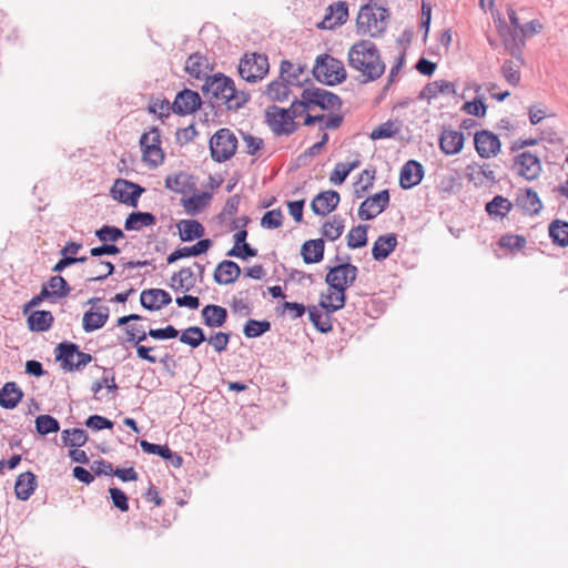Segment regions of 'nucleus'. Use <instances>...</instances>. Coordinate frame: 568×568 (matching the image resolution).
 <instances>
[{"instance_id":"obj_1","label":"nucleus","mask_w":568,"mask_h":568,"mask_svg":"<svg viewBox=\"0 0 568 568\" xmlns=\"http://www.w3.org/2000/svg\"><path fill=\"white\" fill-rule=\"evenodd\" d=\"M347 61L349 68L359 73L362 83L379 79L386 69L377 47L369 40L354 43L348 50Z\"/></svg>"},{"instance_id":"obj_2","label":"nucleus","mask_w":568,"mask_h":568,"mask_svg":"<svg viewBox=\"0 0 568 568\" xmlns=\"http://www.w3.org/2000/svg\"><path fill=\"white\" fill-rule=\"evenodd\" d=\"M201 90L212 106L225 105L229 110H237L248 100V95L236 90L234 81L223 73L207 77Z\"/></svg>"},{"instance_id":"obj_3","label":"nucleus","mask_w":568,"mask_h":568,"mask_svg":"<svg viewBox=\"0 0 568 568\" xmlns=\"http://www.w3.org/2000/svg\"><path fill=\"white\" fill-rule=\"evenodd\" d=\"M388 17L387 9L376 4H364L356 19L357 32L369 37L382 36L386 30Z\"/></svg>"},{"instance_id":"obj_4","label":"nucleus","mask_w":568,"mask_h":568,"mask_svg":"<svg viewBox=\"0 0 568 568\" xmlns=\"http://www.w3.org/2000/svg\"><path fill=\"white\" fill-rule=\"evenodd\" d=\"M312 72L317 81L331 87L342 83L347 77L344 63L329 54L318 55Z\"/></svg>"},{"instance_id":"obj_5","label":"nucleus","mask_w":568,"mask_h":568,"mask_svg":"<svg viewBox=\"0 0 568 568\" xmlns=\"http://www.w3.org/2000/svg\"><path fill=\"white\" fill-rule=\"evenodd\" d=\"M55 361L61 363L65 372L82 371L93 361L89 353L81 352L79 346L72 342H62L54 349Z\"/></svg>"},{"instance_id":"obj_6","label":"nucleus","mask_w":568,"mask_h":568,"mask_svg":"<svg viewBox=\"0 0 568 568\" xmlns=\"http://www.w3.org/2000/svg\"><path fill=\"white\" fill-rule=\"evenodd\" d=\"M237 149V139L229 129H220L210 140L211 156L216 162L231 159Z\"/></svg>"},{"instance_id":"obj_7","label":"nucleus","mask_w":568,"mask_h":568,"mask_svg":"<svg viewBox=\"0 0 568 568\" xmlns=\"http://www.w3.org/2000/svg\"><path fill=\"white\" fill-rule=\"evenodd\" d=\"M270 64L265 54H245L239 64V73L247 82L255 83L262 80L268 72Z\"/></svg>"},{"instance_id":"obj_8","label":"nucleus","mask_w":568,"mask_h":568,"mask_svg":"<svg viewBox=\"0 0 568 568\" xmlns=\"http://www.w3.org/2000/svg\"><path fill=\"white\" fill-rule=\"evenodd\" d=\"M346 260H349V256H347ZM357 274L358 268L346 261L329 267L325 282L331 288H341L346 291L347 286L352 285L356 281Z\"/></svg>"},{"instance_id":"obj_9","label":"nucleus","mask_w":568,"mask_h":568,"mask_svg":"<svg viewBox=\"0 0 568 568\" xmlns=\"http://www.w3.org/2000/svg\"><path fill=\"white\" fill-rule=\"evenodd\" d=\"M504 44L509 54L516 60H505L500 72L507 83L517 87L520 82V65L524 63L520 47L515 40L510 43L507 38H505Z\"/></svg>"},{"instance_id":"obj_10","label":"nucleus","mask_w":568,"mask_h":568,"mask_svg":"<svg viewBox=\"0 0 568 568\" xmlns=\"http://www.w3.org/2000/svg\"><path fill=\"white\" fill-rule=\"evenodd\" d=\"M266 121L276 135H290L297 129L290 112L277 105H272L267 109Z\"/></svg>"},{"instance_id":"obj_11","label":"nucleus","mask_w":568,"mask_h":568,"mask_svg":"<svg viewBox=\"0 0 568 568\" xmlns=\"http://www.w3.org/2000/svg\"><path fill=\"white\" fill-rule=\"evenodd\" d=\"M143 192V187L123 179H118L111 189L114 200L133 207L138 205L139 197Z\"/></svg>"},{"instance_id":"obj_12","label":"nucleus","mask_w":568,"mask_h":568,"mask_svg":"<svg viewBox=\"0 0 568 568\" xmlns=\"http://www.w3.org/2000/svg\"><path fill=\"white\" fill-rule=\"evenodd\" d=\"M389 204L388 190H383L368 196L358 209L361 220L369 221L379 215Z\"/></svg>"},{"instance_id":"obj_13","label":"nucleus","mask_w":568,"mask_h":568,"mask_svg":"<svg viewBox=\"0 0 568 568\" xmlns=\"http://www.w3.org/2000/svg\"><path fill=\"white\" fill-rule=\"evenodd\" d=\"M514 169L527 181L536 180L542 170L539 158L530 152L518 154L514 160Z\"/></svg>"},{"instance_id":"obj_14","label":"nucleus","mask_w":568,"mask_h":568,"mask_svg":"<svg viewBox=\"0 0 568 568\" xmlns=\"http://www.w3.org/2000/svg\"><path fill=\"white\" fill-rule=\"evenodd\" d=\"M302 98L307 100L311 106L316 105L323 110H335L342 104L341 99L336 94L321 88L304 89Z\"/></svg>"},{"instance_id":"obj_15","label":"nucleus","mask_w":568,"mask_h":568,"mask_svg":"<svg viewBox=\"0 0 568 568\" xmlns=\"http://www.w3.org/2000/svg\"><path fill=\"white\" fill-rule=\"evenodd\" d=\"M474 143L478 155L483 159L496 156L501 148L499 138L487 130L476 132Z\"/></svg>"},{"instance_id":"obj_16","label":"nucleus","mask_w":568,"mask_h":568,"mask_svg":"<svg viewBox=\"0 0 568 568\" xmlns=\"http://www.w3.org/2000/svg\"><path fill=\"white\" fill-rule=\"evenodd\" d=\"M201 103V97L197 92L184 89L176 94L172 109L176 114L186 115L195 112Z\"/></svg>"},{"instance_id":"obj_17","label":"nucleus","mask_w":568,"mask_h":568,"mask_svg":"<svg viewBox=\"0 0 568 568\" xmlns=\"http://www.w3.org/2000/svg\"><path fill=\"white\" fill-rule=\"evenodd\" d=\"M339 194L334 190L318 193L311 203V209L316 215L325 216L333 212L339 203Z\"/></svg>"},{"instance_id":"obj_18","label":"nucleus","mask_w":568,"mask_h":568,"mask_svg":"<svg viewBox=\"0 0 568 568\" xmlns=\"http://www.w3.org/2000/svg\"><path fill=\"white\" fill-rule=\"evenodd\" d=\"M141 305L149 311H159L172 302L171 295L162 288H149L141 292Z\"/></svg>"},{"instance_id":"obj_19","label":"nucleus","mask_w":568,"mask_h":568,"mask_svg":"<svg viewBox=\"0 0 568 568\" xmlns=\"http://www.w3.org/2000/svg\"><path fill=\"white\" fill-rule=\"evenodd\" d=\"M423 176H424L423 165L415 160H409L403 165V168L400 170L399 185L404 190L412 189L422 182Z\"/></svg>"},{"instance_id":"obj_20","label":"nucleus","mask_w":568,"mask_h":568,"mask_svg":"<svg viewBox=\"0 0 568 568\" xmlns=\"http://www.w3.org/2000/svg\"><path fill=\"white\" fill-rule=\"evenodd\" d=\"M328 12L317 24L320 29L331 30L336 26L343 24L348 17V7L344 1H337L328 7Z\"/></svg>"},{"instance_id":"obj_21","label":"nucleus","mask_w":568,"mask_h":568,"mask_svg":"<svg viewBox=\"0 0 568 568\" xmlns=\"http://www.w3.org/2000/svg\"><path fill=\"white\" fill-rule=\"evenodd\" d=\"M465 136L456 130H444L439 136V149L446 155L458 154L464 148Z\"/></svg>"},{"instance_id":"obj_22","label":"nucleus","mask_w":568,"mask_h":568,"mask_svg":"<svg viewBox=\"0 0 568 568\" xmlns=\"http://www.w3.org/2000/svg\"><path fill=\"white\" fill-rule=\"evenodd\" d=\"M109 307L101 306L98 310L90 308L83 314L82 327L85 333L102 328L109 318Z\"/></svg>"},{"instance_id":"obj_23","label":"nucleus","mask_w":568,"mask_h":568,"mask_svg":"<svg viewBox=\"0 0 568 568\" xmlns=\"http://www.w3.org/2000/svg\"><path fill=\"white\" fill-rule=\"evenodd\" d=\"M465 175L475 185H484L486 182L495 183L497 181L496 172L491 170L489 164H469L466 166Z\"/></svg>"},{"instance_id":"obj_24","label":"nucleus","mask_w":568,"mask_h":568,"mask_svg":"<svg viewBox=\"0 0 568 568\" xmlns=\"http://www.w3.org/2000/svg\"><path fill=\"white\" fill-rule=\"evenodd\" d=\"M241 275V267L231 260H224L217 264L214 271V281L220 285L235 282Z\"/></svg>"},{"instance_id":"obj_25","label":"nucleus","mask_w":568,"mask_h":568,"mask_svg":"<svg viewBox=\"0 0 568 568\" xmlns=\"http://www.w3.org/2000/svg\"><path fill=\"white\" fill-rule=\"evenodd\" d=\"M211 246H212V241L210 239H203V240H200L193 246H183V247L175 250L168 256L166 261L169 264H172L181 258H186L190 256H199V255L207 252Z\"/></svg>"},{"instance_id":"obj_26","label":"nucleus","mask_w":568,"mask_h":568,"mask_svg":"<svg viewBox=\"0 0 568 568\" xmlns=\"http://www.w3.org/2000/svg\"><path fill=\"white\" fill-rule=\"evenodd\" d=\"M37 477L32 471H26L18 476L14 485V494L19 500H28L37 488Z\"/></svg>"},{"instance_id":"obj_27","label":"nucleus","mask_w":568,"mask_h":568,"mask_svg":"<svg viewBox=\"0 0 568 568\" xmlns=\"http://www.w3.org/2000/svg\"><path fill=\"white\" fill-rule=\"evenodd\" d=\"M185 71L192 78L206 80V78L210 77L209 72L211 71V68L205 57L200 53H193L185 62Z\"/></svg>"},{"instance_id":"obj_28","label":"nucleus","mask_w":568,"mask_h":568,"mask_svg":"<svg viewBox=\"0 0 568 568\" xmlns=\"http://www.w3.org/2000/svg\"><path fill=\"white\" fill-rule=\"evenodd\" d=\"M396 245L397 239L395 234L392 233L378 236L372 248L374 260L383 261L387 258L396 248Z\"/></svg>"},{"instance_id":"obj_29","label":"nucleus","mask_w":568,"mask_h":568,"mask_svg":"<svg viewBox=\"0 0 568 568\" xmlns=\"http://www.w3.org/2000/svg\"><path fill=\"white\" fill-rule=\"evenodd\" d=\"M324 240H308L304 242L301 248V255L306 264L318 263L324 257Z\"/></svg>"},{"instance_id":"obj_30","label":"nucleus","mask_w":568,"mask_h":568,"mask_svg":"<svg viewBox=\"0 0 568 568\" xmlns=\"http://www.w3.org/2000/svg\"><path fill=\"white\" fill-rule=\"evenodd\" d=\"M517 205L529 215H536L542 209V203L537 192L531 189H526L518 195Z\"/></svg>"},{"instance_id":"obj_31","label":"nucleus","mask_w":568,"mask_h":568,"mask_svg":"<svg viewBox=\"0 0 568 568\" xmlns=\"http://www.w3.org/2000/svg\"><path fill=\"white\" fill-rule=\"evenodd\" d=\"M196 283L195 275L190 267H183L171 276L170 287L175 291L189 292Z\"/></svg>"},{"instance_id":"obj_32","label":"nucleus","mask_w":568,"mask_h":568,"mask_svg":"<svg viewBox=\"0 0 568 568\" xmlns=\"http://www.w3.org/2000/svg\"><path fill=\"white\" fill-rule=\"evenodd\" d=\"M23 393L13 382H8L0 389V406L7 409H13L21 400Z\"/></svg>"},{"instance_id":"obj_33","label":"nucleus","mask_w":568,"mask_h":568,"mask_svg":"<svg viewBox=\"0 0 568 568\" xmlns=\"http://www.w3.org/2000/svg\"><path fill=\"white\" fill-rule=\"evenodd\" d=\"M440 93L455 94L454 83L446 80H438L426 84L420 91L419 98L423 100L436 99Z\"/></svg>"},{"instance_id":"obj_34","label":"nucleus","mask_w":568,"mask_h":568,"mask_svg":"<svg viewBox=\"0 0 568 568\" xmlns=\"http://www.w3.org/2000/svg\"><path fill=\"white\" fill-rule=\"evenodd\" d=\"M203 323L209 327H221L227 318L226 308L210 304L202 310Z\"/></svg>"},{"instance_id":"obj_35","label":"nucleus","mask_w":568,"mask_h":568,"mask_svg":"<svg viewBox=\"0 0 568 568\" xmlns=\"http://www.w3.org/2000/svg\"><path fill=\"white\" fill-rule=\"evenodd\" d=\"M156 223V217L150 212L135 211L128 215L124 222L126 231H140L143 227L152 226Z\"/></svg>"},{"instance_id":"obj_36","label":"nucleus","mask_w":568,"mask_h":568,"mask_svg":"<svg viewBox=\"0 0 568 568\" xmlns=\"http://www.w3.org/2000/svg\"><path fill=\"white\" fill-rule=\"evenodd\" d=\"M305 72V65L294 64L288 60H283L280 68V78L291 85H301V75Z\"/></svg>"},{"instance_id":"obj_37","label":"nucleus","mask_w":568,"mask_h":568,"mask_svg":"<svg viewBox=\"0 0 568 568\" xmlns=\"http://www.w3.org/2000/svg\"><path fill=\"white\" fill-rule=\"evenodd\" d=\"M178 229L183 242L201 239L205 232L203 225L195 220H182L178 223Z\"/></svg>"},{"instance_id":"obj_38","label":"nucleus","mask_w":568,"mask_h":568,"mask_svg":"<svg viewBox=\"0 0 568 568\" xmlns=\"http://www.w3.org/2000/svg\"><path fill=\"white\" fill-rule=\"evenodd\" d=\"M334 292L327 295H322L320 307L327 313H334L344 307L346 295L345 290L332 288Z\"/></svg>"},{"instance_id":"obj_39","label":"nucleus","mask_w":568,"mask_h":568,"mask_svg":"<svg viewBox=\"0 0 568 568\" xmlns=\"http://www.w3.org/2000/svg\"><path fill=\"white\" fill-rule=\"evenodd\" d=\"M310 321L315 328L322 333L331 332L333 328L331 314L318 306H310L307 308Z\"/></svg>"},{"instance_id":"obj_40","label":"nucleus","mask_w":568,"mask_h":568,"mask_svg":"<svg viewBox=\"0 0 568 568\" xmlns=\"http://www.w3.org/2000/svg\"><path fill=\"white\" fill-rule=\"evenodd\" d=\"M211 195L207 192H200L190 197L181 200L182 206L190 215H196L210 203Z\"/></svg>"},{"instance_id":"obj_41","label":"nucleus","mask_w":568,"mask_h":568,"mask_svg":"<svg viewBox=\"0 0 568 568\" xmlns=\"http://www.w3.org/2000/svg\"><path fill=\"white\" fill-rule=\"evenodd\" d=\"M53 323V315L49 311H34L28 317V324L31 331L45 332Z\"/></svg>"},{"instance_id":"obj_42","label":"nucleus","mask_w":568,"mask_h":568,"mask_svg":"<svg viewBox=\"0 0 568 568\" xmlns=\"http://www.w3.org/2000/svg\"><path fill=\"white\" fill-rule=\"evenodd\" d=\"M551 241L561 247L568 246V222L555 220L548 227Z\"/></svg>"},{"instance_id":"obj_43","label":"nucleus","mask_w":568,"mask_h":568,"mask_svg":"<svg viewBox=\"0 0 568 568\" xmlns=\"http://www.w3.org/2000/svg\"><path fill=\"white\" fill-rule=\"evenodd\" d=\"M345 221L339 215H333L332 219L323 224L322 234L328 241L337 240L344 232Z\"/></svg>"},{"instance_id":"obj_44","label":"nucleus","mask_w":568,"mask_h":568,"mask_svg":"<svg viewBox=\"0 0 568 568\" xmlns=\"http://www.w3.org/2000/svg\"><path fill=\"white\" fill-rule=\"evenodd\" d=\"M507 13H508V18H509L510 24L513 26L514 30H507L505 27V22L499 20V33L504 40H505V38H507L509 40V42L513 43L514 39H515V41L517 42L518 31L520 30V27L523 24L519 23L517 13L513 8H509Z\"/></svg>"},{"instance_id":"obj_45","label":"nucleus","mask_w":568,"mask_h":568,"mask_svg":"<svg viewBox=\"0 0 568 568\" xmlns=\"http://www.w3.org/2000/svg\"><path fill=\"white\" fill-rule=\"evenodd\" d=\"M204 341H206L204 331L199 326H191L180 335V342L193 348L200 346Z\"/></svg>"},{"instance_id":"obj_46","label":"nucleus","mask_w":568,"mask_h":568,"mask_svg":"<svg viewBox=\"0 0 568 568\" xmlns=\"http://www.w3.org/2000/svg\"><path fill=\"white\" fill-rule=\"evenodd\" d=\"M511 207L513 204L508 199L501 195H496L487 203L486 211L489 215L505 216L510 212Z\"/></svg>"},{"instance_id":"obj_47","label":"nucleus","mask_w":568,"mask_h":568,"mask_svg":"<svg viewBox=\"0 0 568 568\" xmlns=\"http://www.w3.org/2000/svg\"><path fill=\"white\" fill-rule=\"evenodd\" d=\"M62 440L65 446L81 447L88 442V434L81 428L64 429Z\"/></svg>"},{"instance_id":"obj_48","label":"nucleus","mask_w":568,"mask_h":568,"mask_svg":"<svg viewBox=\"0 0 568 568\" xmlns=\"http://www.w3.org/2000/svg\"><path fill=\"white\" fill-rule=\"evenodd\" d=\"M34 423L36 429L40 435H48L51 433H58L60 430V424L58 419L51 415H39Z\"/></svg>"},{"instance_id":"obj_49","label":"nucleus","mask_w":568,"mask_h":568,"mask_svg":"<svg viewBox=\"0 0 568 568\" xmlns=\"http://www.w3.org/2000/svg\"><path fill=\"white\" fill-rule=\"evenodd\" d=\"M271 329V323L266 320L263 321H256V320H248L245 325L243 333L248 338H256L262 336L264 333L268 332Z\"/></svg>"},{"instance_id":"obj_50","label":"nucleus","mask_w":568,"mask_h":568,"mask_svg":"<svg viewBox=\"0 0 568 568\" xmlns=\"http://www.w3.org/2000/svg\"><path fill=\"white\" fill-rule=\"evenodd\" d=\"M288 83L284 80H275L267 87L266 94L273 101H284L288 98Z\"/></svg>"},{"instance_id":"obj_51","label":"nucleus","mask_w":568,"mask_h":568,"mask_svg":"<svg viewBox=\"0 0 568 568\" xmlns=\"http://www.w3.org/2000/svg\"><path fill=\"white\" fill-rule=\"evenodd\" d=\"M367 229L366 225H358L353 227L347 234V246L351 248H359L367 243Z\"/></svg>"},{"instance_id":"obj_52","label":"nucleus","mask_w":568,"mask_h":568,"mask_svg":"<svg viewBox=\"0 0 568 568\" xmlns=\"http://www.w3.org/2000/svg\"><path fill=\"white\" fill-rule=\"evenodd\" d=\"M358 161H354L352 163H337L329 175V181L333 184H342L346 180L348 174L358 166Z\"/></svg>"},{"instance_id":"obj_53","label":"nucleus","mask_w":568,"mask_h":568,"mask_svg":"<svg viewBox=\"0 0 568 568\" xmlns=\"http://www.w3.org/2000/svg\"><path fill=\"white\" fill-rule=\"evenodd\" d=\"M189 185V175L183 172L169 175L165 179V187L175 193L185 192Z\"/></svg>"},{"instance_id":"obj_54","label":"nucleus","mask_w":568,"mask_h":568,"mask_svg":"<svg viewBox=\"0 0 568 568\" xmlns=\"http://www.w3.org/2000/svg\"><path fill=\"white\" fill-rule=\"evenodd\" d=\"M95 236L103 243L116 242L124 237V233L116 226L103 225L101 229L95 231Z\"/></svg>"},{"instance_id":"obj_55","label":"nucleus","mask_w":568,"mask_h":568,"mask_svg":"<svg viewBox=\"0 0 568 568\" xmlns=\"http://www.w3.org/2000/svg\"><path fill=\"white\" fill-rule=\"evenodd\" d=\"M143 161L149 163L150 166L156 168L164 160V153L161 146H145L141 148Z\"/></svg>"},{"instance_id":"obj_56","label":"nucleus","mask_w":568,"mask_h":568,"mask_svg":"<svg viewBox=\"0 0 568 568\" xmlns=\"http://www.w3.org/2000/svg\"><path fill=\"white\" fill-rule=\"evenodd\" d=\"M103 387H106L108 390L113 392V393L118 390V385L115 383L114 374L108 369H104V373H103V376L101 379L95 381L92 384V392L94 393V395H97Z\"/></svg>"},{"instance_id":"obj_57","label":"nucleus","mask_w":568,"mask_h":568,"mask_svg":"<svg viewBox=\"0 0 568 568\" xmlns=\"http://www.w3.org/2000/svg\"><path fill=\"white\" fill-rule=\"evenodd\" d=\"M48 287L51 290L52 294L57 297H65L70 293L69 284L60 275L52 276L48 282Z\"/></svg>"},{"instance_id":"obj_58","label":"nucleus","mask_w":568,"mask_h":568,"mask_svg":"<svg viewBox=\"0 0 568 568\" xmlns=\"http://www.w3.org/2000/svg\"><path fill=\"white\" fill-rule=\"evenodd\" d=\"M283 224V214L280 209L267 211L261 219V226L273 230Z\"/></svg>"},{"instance_id":"obj_59","label":"nucleus","mask_w":568,"mask_h":568,"mask_svg":"<svg viewBox=\"0 0 568 568\" xmlns=\"http://www.w3.org/2000/svg\"><path fill=\"white\" fill-rule=\"evenodd\" d=\"M397 133V128L395 123L392 121H387L375 128L369 136L372 140L387 139L392 138Z\"/></svg>"},{"instance_id":"obj_60","label":"nucleus","mask_w":568,"mask_h":568,"mask_svg":"<svg viewBox=\"0 0 568 568\" xmlns=\"http://www.w3.org/2000/svg\"><path fill=\"white\" fill-rule=\"evenodd\" d=\"M140 446L142 450L146 454L158 455L165 459L168 456H171V449L166 445H158L153 443H149L145 439L140 440Z\"/></svg>"},{"instance_id":"obj_61","label":"nucleus","mask_w":568,"mask_h":568,"mask_svg":"<svg viewBox=\"0 0 568 568\" xmlns=\"http://www.w3.org/2000/svg\"><path fill=\"white\" fill-rule=\"evenodd\" d=\"M542 24L538 20H531L520 27V30L518 31V37L520 36V39L517 40V43L521 48L524 44V39L527 37H531L539 31H541Z\"/></svg>"},{"instance_id":"obj_62","label":"nucleus","mask_w":568,"mask_h":568,"mask_svg":"<svg viewBox=\"0 0 568 568\" xmlns=\"http://www.w3.org/2000/svg\"><path fill=\"white\" fill-rule=\"evenodd\" d=\"M126 342L133 343L134 345L141 344L149 336L148 332L142 326L129 325L125 329Z\"/></svg>"},{"instance_id":"obj_63","label":"nucleus","mask_w":568,"mask_h":568,"mask_svg":"<svg viewBox=\"0 0 568 568\" xmlns=\"http://www.w3.org/2000/svg\"><path fill=\"white\" fill-rule=\"evenodd\" d=\"M462 109L470 115L483 118L486 114L487 106L481 99H475L473 101L465 102Z\"/></svg>"},{"instance_id":"obj_64","label":"nucleus","mask_w":568,"mask_h":568,"mask_svg":"<svg viewBox=\"0 0 568 568\" xmlns=\"http://www.w3.org/2000/svg\"><path fill=\"white\" fill-rule=\"evenodd\" d=\"M85 425L93 430L111 429L113 427V423L109 418L100 415L89 416Z\"/></svg>"}]
</instances>
